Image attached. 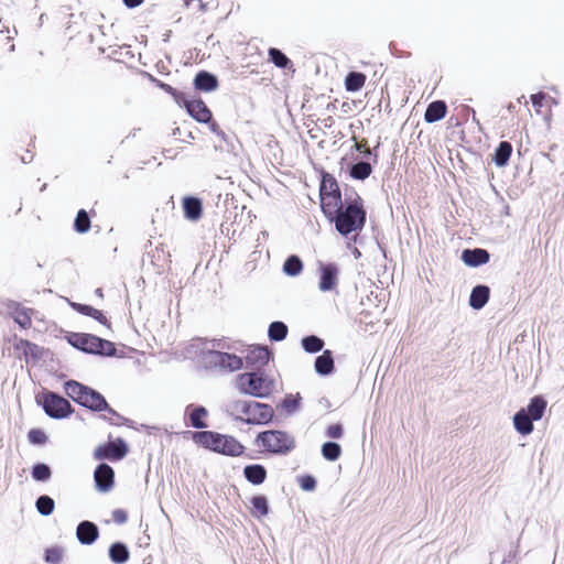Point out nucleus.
Masks as SVG:
<instances>
[{"label":"nucleus","instance_id":"423d86ee","mask_svg":"<svg viewBox=\"0 0 564 564\" xmlns=\"http://www.w3.org/2000/svg\"><path fill=\"white\" fill-rule=\"evenodd\" d=\"M236 388L243 394L268 398L273 392L275 383L265 372H242L236 378Z\"/></svg>","mask_w":564,"mask_h":564},{"label":"nucleus","instance_id":"393cba45","mask_svg":"<svg viewBox=\"0 0 564 564\" xmlns=\"http://www.w3.org/2000/svg\"><path fill=\"white\" fill-rule=\"evenodd\" d=\"M70 306L79 314L89 316L102 325H109L108 318L100 310L80 303H72Z\"/></svg>","mask_w":564,"mask_h":564},{"label":"nucleus","instance_id":"7c9ffc66","mask_svg":"<svg viewBox=\"0 0 564 564\" xmlns=\"http://www.w3.org/2000/svg\"><path fill=\"white\" fill-rule=\"evenodd\" d=\"M512 153V145L507 142L502 141L499 143L498 148L495 151L494 161L496 165L498 166H505Z\"/></svg>","mask_w":564,"mask_h":564},{"label":"nucleus","instance_id":"6e6552de","mask_svg":"<svg viewBox=\"0 0 564 564\" xmlns=\"http://www.w3.org/2000/svg\"><path fill=\"white\" fill-rule=\"evenodd\" d=\"M128 454V446L122 438L110 441L97 446L94 451L96 460L108 459L111 462L121 460Z\"/></svg>","mask_w":564,"mask_h":564},{"label":"nucleus","instance_id":"de8ad7c7","mask_svg":"<svg viewBox=\"0 0 564 564\" xmlns=\"http://www.w3.org/2000/svg\"><path fill=\"white\" fill-rule=\"evenodd\" d=\"M325 435L329 438H340L344 435L343 425L339 423L327 426Z\"/></svg>","mask_w":564,"mask_h":564},{"label":"nucleus","instance_id":"5701e85b","mask_svg":"<svg viewBox=\"0 0 564 564\" xmlns=\"http://www.w3.org/2000/svg\"><path fill=\"white\" fill-rule=\"evenodd\" d=\"M489 295H490V290L488 286L477 285L473 289V291L470 293L469 305L474 310H480L487 304V302L489 300Z\"/></svg>","mask_w":564,"mask_h":564},{"label":"nucleus","instance_id":"c03bdc74","mask_svg":"<svg viewBox=\"0 0 564 564\" xmlns=\"http://www.w3.org/2000/svg\"><path fill=\"white\" fill-rule=\"evenodd\" d=\"M159 87L165 91L166 94H169L173 99L174 101L180 106L182 105V101H185V96L186 94L172 87L171 85L166 84V83H163V82H160L159 84Z\"/></svg>","mask_w":564,"mask_h":564},{"label":"nucleus","instance_id":"49530a36","mask_svg":"<svg viewBox=\"0 0 564 564\" xmlns=\"http://www.w3.org/2000/svg\"><path fill=\"white\" fill-rule=\"evenodd\" d=\"M28 440L30 443L34 445H43L47 441V436L40 429H32L28 433Z\"/></svg>","mask_w":564,"mask_h":564},{"label":"nucleus","instance_id":"8fccbe9b","mask_svg":"<svg viewBox=\"0 0 564 564\" xmlns=\"http://www.w3.org/2000/svg\"><path fill=\"white\" fill-rule=\"evenodd\" d=\"M545 100L546 94L542 91L531 95L532 105L538 113L542 112L541 108L543 107Z\"/></svg>","mask_w":564,"mask_h":564},{"label":"nucleus","instance_id":"2eb2a0df","mask_svg":"<svg viewBox=\"0 0 564 564\" xmlns=\"http://www.w3.org/2000/svg\"><path fill=\"white\" fill-rule=\"evenodd\" d=\"M270 354L267 347L251 348L245 357L247 367L260 369L269 362Z\"/></svg>","mask_w":564,"mask_h":564},{"label":"nucleus","instance_id":"b1692460","mask_svg":"<svg viewBox=\"0 0 564 564\" xmlns=\"http://www.w3.org/2000/svg\"><path fill=\"white\" fill-rule=\"evenodd\" d=\"M243 475L250 484L261 485L267 479V469L260 464L247 465Z\"/></svg>","mask_w":564,"mask_h":564},{"label":"nucleus","instance_id":"412c9836","mask_svg":"<svg viewBox=\"0 0 564 564\" xmlns=\"http://www.w3.org/2000/svg\"><path fill=\"white\" fill-rule=\"evenodd\" d=\"M184 215L189 220H198L203 214L200 199L192 196L183 198Z\"/></svg>","mask_w":564,"mask_h":564},{"label":"nucleus","instance_id":"473e14b6","mask_svg":"<svg viewBox=\"0 0 564 564\" xmlns=\"http://www.w3.org/2000/svg\"><path fill=\"white\" fill-rule=\"evenodd\" d=\"M372 173V166L368 162H358L350 167L349 174L355 180L364 181Z\"/></svg>","mask_w":564,"mask_h":564},{"label":"nucleus","instance_id":"cd10ccee","mask_svg":"<svg viewBox=\"0 0 564 564\" xmlns=\"http://www.w3.org/2000/svg\"><path fill=\"white\" fill-rule=\"evenodd\" d=\"M546 405V401L542 397L538 395L530 400L528 410L525 412L529 414L532 421H538L543 416Z\"/></svg>","mask_w":564,"mask_h":564},{"label":"nucleus","instance_id":"9b49d317","mask_svg":"<svg viewBox=\"0 0 564 564\" xmlns=\"http://www.w3.org/2000/svg\"><path fill=\"white\" fill-rule=\"evenodd\" d=\"M209 362L214 367L227 371H236L241 369L243 366L242 358L237 355L223 351H210Z\"/></svg>","mask_w":564,"mask_h":564},{"label":"nucleus","instance_id":"ddd939ff","mask_svg":"<svg viewBox=\"0 0 564 564\" xmlns=\"http://www.w3.org/2000/svg\"><path fill=\"white\" fill-rule=\"evenodd\" d=\"M94 478L100 491H108L113 486L115 471L109 465L102 463L97 466Z\"/></svg>","mask_w":564,"mask_h":564},{"label":"nucleus","instance_id":"0eeeda50","mask_svg":"<svg viewBox=\"0 0 564 564\" xmlns=\"http://www.w3.org/2000/svg\"><path fill=\"white\" fill-rule=\"evenodd\" d=\"M67 341L75 348L88 354L113 356L117 351L112 341L86 333H70Z\"/></svg>","mask_w":564,"mask_h":564},{"label":"nucleus","instance_id":"37998d69","mask_svg":"<svg viewBox=\"0 0 564 564\" xmlns=\"http://www.w3.org/2000/svg\"><path fill=\"white\" fill-rule=\"evenodd\" d=\"M51 468L43 463L36 464L32 468V477L36 481H46L51 478Z\"/></svg>","mask_w":564,"mask_h":564},{"label":"nucleus","instance_id":"f03ea898","mask_svg":"<svg viewBox=\"0 0 564 564\" xmlns=\"http://www.w3.org/2000/svg\"><path fill=\"white\" fill-rule=\"evenodd\" d=\"M343 236L360 231L366 224V210L362 198L359 195L351 200H346L344 207L329 219Z\"/></svg>","mask_w":564,"mask_h":564},{"label":"nucleus","instance_id":"bb28decb","mask_svg":"<svg viewBox=\"0 0 564 564\" xmlns=\"http://www.w3.org/2000/svg\"><path fill=\"white\" fill-rule=\"evenodd\" d=\"M513 423L516 430L522 435H528L533 431L532 419L523 409L516 413Z\"/></svg>","mask_w":564,"mask_h":564},{"label":"nucleus","instance_id":"c9c22d12","mask_svg":"<svg viewBox=\"0 0 564 564\" xmlns=\"http://www.w3.org/2000/svg\"><path fill=\"white\" fill-rule=\"evenodd\" d=\"M268 335L271 340H283L288 335V326L282 322H273L269 326Z\"/></svg>","mask_w":564,"mask_h":564},{"label":"nucleus","instance_id":"a18cd8bd","mask_svg":"<svg viewBox=\"0 0 564 564\" xmlns=\"http://www.w3.org/2000/svg\"><path fill=\"white\" fill-rule=\"evenodd\" d=\"M45 562L50 564H59L63 560V550L59 546H53L45 550Z\"/></svg>","mask_w":564,"mask_h":564},{"label":"nucleus","instance_id":"58836bf2","mask_svg":"<svg viewBox=\"0 0 564 564\" xmlns=\"http://www.w3.org/2000/svg\"><path fill=\"white\" fill-rule=\"evenodd\" d=\"M283 270L288 275L295 276L303 270V263L297 256H291L286 259Z\"/></svg>","mask_w":564,"mask_h":564},{"label":"nucleus","instance_id":"4c0bfd02","mask_svg":"<svg viewBox=\"0 0 564 564\" xmlns=\"http://www.w3.org/2000/svg\"><path fill=\"white\" fill-rule=\"evenodd\" d=\"M36 510L42 516H50L53 513L55 502L50 496H41L35 502Z\"/></svg>","mask_w":564,"mask_h":564},{"label":"nucleus","instance_id":"f704fd0d","mask_svg":"<svg viewBox=\"0 0 564 564\" xmlns=\"http://www.w3.org/2000/svg\"><path fill=\"white\" fill-rule=\"evenodd\" d=\"M270 61L279 68H286L292 65L290 58L279 48L270 47L268 51Z\"/></svg>","mask_w":564,"mask_h":564},{"label":"nucleus","instance_id":"864d4df0","mask_svg":"<svg viewBox=\"0 0 564 564\" xmlns=\"http://www.w3.org/2000/svg\"><path fill=\"white\" fill-rule=\"evenodd\" d=\"M284 405L286 409L289 410H294L297 408L299 405V401L296 399H292V398H286L284 400Z\"/></svg>","mask_w":564,"mask_h":564},{"label":"nucleus","instance_id":"6ab92c4d","mask_svg":"<svg viewBox=\"0 0 564 564\" xmlns=\"http://www.w3.org/2000/svg\"><path fill=\"white\" fill-rule=\"evenodd\" d=\"M13 348L19 354V357L23 356L25 360H29V358L37 359L41 355V350L36 344L22 338L14 341Z\"/></svg>","mask_w":564,"mask_h":564},{"label":"nucleus","instance_id":"09e8293b","mask_svg":"<svg viewBox=\"0 0 564 564\" xmlns=\"http://www.w3.org/2000/svg\"><path fill=\"white\" fill-rule=\"evenodd\" d=\"M299 484L303 490L312 491L316 487V480L311 475H305L299 478Z\"/></svg>","mask_w":564,"mask_h":564},{"label":"nucleus","instance_id":"79ce46f5","mask_svg":"<svg viewBox=\"0 0 564 564\" xmlns=\"http://www.w3.org/2000/svg\"><path fill=\"white\" fill-rule=\"evenodd\" d=\"M253 514L257 517L267 516L269 512L268 499L264 496H254L251 498Z\"/></svg>","mask_w":564,"mask_h":564},{"label":"nucleus","instance_id":"4468645a","mask_svg":"<svg viewBox=\"0 0 564 564\" xmlns=\"http://www.w3.org/2000/svg\"><path fill=\"white\" fill-rule=\"evenodd\" d=\"M319 199L321 208L328 220L345 205L341 202L340 193L323 195L319 196Z\"/></svg>","mask_w":564,"mask_h":564},{"label":"nucleus","instance_id":"2f4dec72","mask_svg":"<svg viewBox=\"0 0 564 564\" xmlns=\"http://www.w3.org/2000/svg\"><path fill=\"white\" fill-rule=\"evenodd\" d=\"M336 193H340L336 178L329 173H324L319 186V196Z\"/></svg>","mask_w":564,"mask_h":564},{"label":"nucleus","instance_id":"13d9d810","mask_svg":"<svg viewBox=\"0 0 564 564\" xmlns=\"http://www.w3.org/2000/svg\"><path fill=\"white\" fill-rule=\"evenodd\" d=\"M216 128H217V123H216V122H213V124H212V129L215 131V130H216Z\"/></svg>","mask_w":564,"mask_h":564},{"label":"nucleus","instance_id":"4d7b16f0","mask_svg":"<svg viewBox=\"0 0 564 564\" xmlns=\"http://www.w3.org/2000/svg\"><path fill=\"white\" fill-rule=\"evenodd\" d=\"M514 108H516V106L512 102H510L508 105V110L512 111Z\"/></svg>","mask_w":564,"mask_h":564},{"label":"nucleus","instance_id":"3c124183","mask_svg":"<svg viewBox=\"0 0 564 564\" xmlns=\"http://www.w3.org/2000/svg\"><path fill=\"white\" fill-rule=\"evenodd\" d=\"M352 140H355V144H354V148L360 152L361 154H364L365 156H369L371 154V150L370 148L368 147V142L366 139H362L361 141H357L356 140V137H352Z\"/></svg>","mask_w":564,"mask_h":564},{"label":"nucleus","instance_id":"9d476101","mask_svg":"<svg viewBox=\"0 0 564 564\" xmlns=\"http://www.w3.org/2000/svg\"><path fill=\"white\" fill-rule=\"evenodd\" d=\"M181 107H184L188 115L198 122L209 123L213 119V113L207 105L200 98H189L185 96V101H182Z\"/></svg>","mask_w":564,"mask_h":564},{"label":"nucleus","instance_id":"c756f323","mask_svg":"<svg viewBox=\"0 0 564 564\" xmlns=\"http://www.w3.org/2000/svg\"><path fill=\"white\" fill-rule=\"evenodd\" d=\"M109 556L113 563L122 564L129 560L130 553L123 543L116 542L109 549Z\"/></svg>","mask_w":564,"mask_h":564},{"label":"nucleus","instance_id":"1a4fd4ad","mask_svg":"<svg viewBox=\"0 0 564 564\" xmlns=\"http://www.w3.org/2000/svg\"><path fill=\"white\" fill-rule=\"evenodd\" d=\"M43 408L45 413L54 419H63L72 413L70 403L65 398L53 392L44 394Z\"/></svg>","mask_w":564,"mask_h":564},{"label":"nucleus","instance_id":"603ef678","mask_svg":"<svg viewBox=\"0 0 564 564\" xmlns=\"http://www.w3.org/2000/svg\"><path fill=\"white\" fill-rule=\"evenodd\" d=\"M112 519L116 523L118 524H123L124 522H127L128 520V514L124 510L122 509H116L113 512H112Z\"/></svg>","mask_w":564,"mask_h":564},{"label":"nucleus","instance_id":"7ed1b4c3","mask_svg":"<svg viewBox=\"0 0 564 564\" xmlns=\"http://www.w3.org/2000/svg\"><path fill=\"white\" fill-rule=\"evenodd\" d=\"M64 391L67 397L82 406L96 412L107 411L118 420L121 419V416L109 406L102 394L90 387L84 386L75 380H68L64 384Z\"/></svg>","mask_w":564,"mask_h":564},{"label":"nucleus","instance_id":"f3484780","mask_svg":"<svg viewBox=\"0 0 564 564\" xmlns=\"http://www.w3.org/2000/svg\"><path fill=\"white\" fill-rule=\"evenodd\" d=\"M76 535L82 544L89 545L98 539L99 531L95 523L90 521H83L77 527Z\"/></svg>","mask_w":564,"mask_h":564},{"label":"nucleus","instance_id":"6e6d98bb","mask_svg":"<svg viewBox=\"0 0 564 564\" xmlns=\"http://www.w3.org/2000/svg\"><path fill=\"white\" fill-rule=\"evenodd\" d=\"M96 294H97L99 297H104L102 289H97V290H96Z\"/></svg>","mask_w":564,"mask_h":564},{"label":"nucleus","instance_id":"a19ab883","mask_svg":"<svg viewBox=\"0 0 564 564\" xmlns=\"http://www.w3.org/2000/svg\"><path fill=\"white\" fill-rule=\"evenodd\" d=\"M302 346L310 354L318 352L324 347V341L317 336L311 335L302 339Z\"/></svg>","mask_w":564,"mask_h":564},{"label":"nucleus","instance_id":"c85d7f7f","mask_svg":"<svg viewBox=\"0 0 564 564\" xmlns=\"http://www.w3.org/2000/svg\"><path fill=\"white\" fill-rule=\"evenodd\" d=\"M366 75L360 72H350L345 78V88L347 91H358L366 84Z\"/></svg>","mask_w":564,"mask_h":564},{"label":"nucleus","instance_id":"a211bd4d","mask_svg":"<svg viewBox=\"0 0 564 564\" xmlns=\"http://www.w3.org/2000/svg\"><path fill=\"white\" fill-rule=\"evenodd\" d=\"M489 252L485 249H466L463 251L462 259L469 267H478L489 261Z\"/></svg>","mask_w":564,"mask_h":564},{"label":"nucleus","instance_id":"f257e3e1","mask_svg":"<svg viewBox=\"0 0 564 564\" xmlns=\"http://www.w3.org/2000/svg\"><path fill=\"white\" fill-rule=\"evenodd\" d=\"M227 412L236 421L249 425H264L274 416L273 408L267 403L248 400H234L228 404Z\"/></svg>","mask_w":564,"mask_h":564},{"label":"nucleus","instance_id":"a878e982","mask_svg":"<svg viewBox=\"0 0 564 564\" xmlns=\"http://www.w3.org/2000/svg\"><path fill=\"white\" fill-rule=\"evenodd\" d=\"M334 359L332 351L326 349L315 359V370L322 376H327L334 371Z\"/></svg>","mask_w":564,"mask_h":564},{"label":"nucleus","instance_id":"dca6fc26","mask_svg":"<svg viewBox=\"0 0 564 564\" xmlns=\"http://www.w3.org/2000/svg\"><path fill=\"white\" fill-rule=\"evenodd\" d=\"M9 316L23 329L32 326V310L13 304L9 306Z\"/></svg>","mask_w":564,"mask_h":564},{"label":"nucleus","instance_id":"f8f14e48","mask_svg":"<svg viewBox=\"0 0 564 564\" xmlns=\"http://www.w3.org/2000/svg\"><path fill=\"white\" fill-rule=\"evenodd\" d=\"M318 288L322 292L334 291L338 284V267L335 263H321Z\"/></svg>","mask_w":564,"mask_h":564},{"label":"nucleus","instance_id":"39448f33","mask_svg":"<svg viewBox=\"0 0 564 564\" xmlns=\"http://www.w3.org/2000/svg\"><path fill=\"white\" fill-rule=\"evenodd\" d=\"M254 445L260 453L286 455L295 448V441L288 432L267 430L257 434Z\"/></svg>","mask_w":564,"mask_h":564},{"label":"nucleus","instance_id":"20e7f679","mask_svg":"<svg viewBox=\"0 0 564 564\" xmlns=\"http://www.w3.org/2000/svg\"><path fill=\"white\" fill-rule=\"evenodd\" d=\"M193 441L209 451L231 457L241 456L246 449L236 437L213 431L195 432Z\"/></svg>","mask_w":564,"mask_h":564},{"label":"nucleus","instance_id":"aec40b11","mask_svg":"<svg viewBox=\"0 0 564 564\" xmlns=\"http://www.w3.org/2000/svg\"><path fill=\"white\" fill-rule=\"evenodd\" d=\"M447 113V106L443 100L431 102L424 113V120L429 123L442 120Z\"/></svg>","mask_w":564,"mask_h":564},{"label":"nucleus","instance_id":"e433bc0d","mask_svg":"<svg viewBox=\"0 0 564 564\" xmlns=\"http://www.w3.org/2000/svg\"><path fill=\"white\" fill-rule=\"evenodd\" d=\"M322 455L326 460H337L341 455V447L334 442H327L322 446Z\"/></svg>","mask_w":564,"mask_h":564},{"label":"nucleus","instance_id":"5fc2aeb1","mask_svg":"<svg viewBox=\"0 0 564 564\" xmlns=\"http://www.w3.org/2000/svg\"><path fill=\"white\" fill-rule=\"evenodd\" d=\"M127 8H135L143 3L144 0H122Z\"/></svg>","mask_w":564,"mask_h":564},{"label":"nucleus","instance_id":"4be33fe9","mask_svg":"<svg viewBox=\"0 0 564 564\" xmlns=\"http://www.w3.org/2000/svg\"><path fill=\"white\" fill-rule=\"evenodd\" d=\"M194 86L198 90L208 93L217 88L218 80L213 74L202 70L195 76Z\"/></svg>","mask_w":564,"mask_h":564},{"label":"nucleus","instance_id":"ea45409f","mask_svg":"<svg viewBox=\"0 0 564 564\" xmlns=\"http://www.w3.org/2000/svg\"><path fill=\"white\" fill-rule=\"evenodd\" d=\"M74 229L79 234H85L90 229V218L85 209L78 210L74 221Z\"/></svg>","mask_w":564,"mask_h":564},{"label":"nucleus","instance_id":"72a5a7b5","mask_svg":"<svg viewBox=\"0 0 564 564\" xmlns=\"http://www.w3.org/2000/svg\"><path fill=\"white\" fill-rule=\"evenodd\" d=\"M207 410L203 406H197L189 413L191 425L195 429H204L207 426L205 420L207 417Z\"/></svg>","mask_w":564,"mask_h":564}]
</instances>
